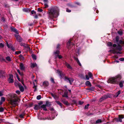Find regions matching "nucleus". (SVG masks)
<instances>
[{"label":"nucleus","mask_w":124,"mask_h":124,"mask_svg":"<svg viewBox=\"0 0 124 124\" xmlns=\"http://www.w3.org/2000/svg\"><path fill=\"white\" fill-rule=\"evenodd\" d=\"M8 81L9 83H12L14 82L13 76L12 75H10L8 79Z\"/></svg>","instance_id":"7"},{"label":"nucleus","mask_w":124,"mask_h":124,"mask_svg":"<svg viewBox=\"0 0 124 124\" xmlns=\"http://www.w3.org/2000/svg\"><path fill=\"white\" fill-rule=\"evenodd\" d=\"M85 84L86 85L91 86V84L90 82L88 81H87L85 82Z\"/></svg>","instance_id":"25"},{"label":"nucleus","mask_w":124,"mask_h":124,"mask_svg":"<svg viewBox=\"0 0 124 124\" xmlns=\"http://www.w3.org/2000/svg\"><path fill=\"white\" fill-rule=\"evenodd\" d=\"M64 80L67 82H69L70 85L72 84V82L74 81V79L72 78H68L66 77L64 78Z\"/></svg>","instance_id":"6"},{"label":"nucleus","mask_w":124,"mask_h":124,"mask_svg":"<svg viewBox=\"0 0 124 124\" xmlns=\"http://www.w3.org/2000/svg\"><path fill=\"white\" fill-rule=\"evenodd\" d=\"M17 78L18 80L19 81L21 82V83H22V84L23 85H24V81H23V79H20V78H18V77H17Z\"/></svg>","instance_id":"26"},{"label":"nucleus","mask_w":124,"mask_h":124,"mask_svg":"<svg viewBox=\"0 0 124 124\" xmlns=\"http://www.w3.org/2000/svg\"><path fill=\"white\" fill-rule=\"evenodd\" d=\"M108 98V96L106 95H104L100 99L99 101H102L105 99H107Z\"/></svg>","instance_id":"17"},{"label":"nucleus","mask_w":124,"mask_h":124,"mask_svg":"<svg viewBox=\"0 0 124 124\" xmlns=\"http://www.w3.org/2000/svg\"><path fill=\"white\" fill-rule=\"evenodd\" d=\"M4 74V72L0 70V78H2Z\"/></svg>","instance_id":"24"},{"label":"nucleus","mask_w":124,"mask_h":124,"mask_svg":"<svg viewBox=\"0 0 124 124\" xmlns=\"http://www.w3.org/2000/svg\"><path fill=\"white\" fill-rule=\"evenodd\" d=\"M5 99L4 97H1V101L2 102H4L5 101Z\"/></svg>","instance_id":"39"},{"label":"nucleus","mask_w":124,"mask_h":124,"mask_svg":"<svg viewBox=\"0 0 124 124\" xmlns=\"http://www.w3.org/2000/svg\"><path fill=\"white\" fill-rule=\"evenodd\" d=\"M124 83V81H121L119 83V86L120 87H123V83Z\"/></svg>","instance_id":"30"},{"label":"nucleus","mask_w":124,"mask_h":124,"mask_svg":"<svg viewBox=\"0 0 124 124\" xmlns=\"http://www.w3.org/2000/svg\"><path fill=\"white\" fill-rule=\"evenodd\" d=\"M20 67V69L21 70H24L25 69V67L24 66V65L22 63H21L19 65Z\"/></svg>","instance_id":"12"},{"label":"nucleus","mask_w":124,"mask_h":124,"mask_svg":"<svg viewBox=\"0 0 124 124\" xmlns=\"http://www.w3.org/2000/svg\"><path fill=\"white\" fill-rule=\"evenodd\" d=\"M41 96L40 95H39L37 97V99L38 100H39L41 98Z\"/></svg>","instance_id":"41"},{"label":"nucleus","mask_w":124,"mask_h":124,"mask_svg":"<svg viewBox=\"0 0 124 124\" xmlns=\"http://www.w3.org/2000/svg\"><path fill=\"white\" fill-rule=\"evenodd\" d=\"M118 34L120 35H121L123 34L122 32L121 31H118Z\"/></svg>","instance_id":"44"},{"label":"nucleus","mask_w":124,"mask_h":124,"mask_svg":"<svg viewBox=\"0 0 124 124\" xmlns=\"http://www.w3.org/2000/svg\"><path fill=\"white\" fill-rule=\"evenodd\" d=\"M124 118V116L123 115H119L118 116V118H116L115 120L117 122H122V119Z\"/></svg>","instance_id":"4"},{"label":"nucleus","mask_w":124,"mask_h":124,"mask_svg":"<svg viewBox=\"0 0 124 124\" xmlns=\"http://www.w3.org/2000/svg\"><path fill=\"white\" fill-rule=\"evenodd\" d=\"M85 77L87 80H88L89 79V78L88 75H86L85 76Z\"/></svg>","instance_id":"60"},{"label":"nucleus","mask_w":124,"mask_h":124,"mask_svg":"<svg viewBox=\"0 0 124 124\" xmlns=\"http://www.w3.org/2000/svg\"><path fill=\"white\" fill-rule=\"evenodd\" d=\"M31 13L32 15H33L34 14L36 13V12L32 10L31 12Z\"/></svg>","instance_id":"58"},{"label":"nucleus","mask_w":124,"mask_h":124,"mask_svg":"<svg viewBox=\"0 0 124 124\" xmlns=\"http://www.w3.org/2000/svg\"><path fill=\"white\" fill-rule=\"evenodd\" d=\"M15 35L17 41L20 42L22 41V39L20 36L16 34H15Z\"/></svg>","instance_id":"11"},{"label":"nucleus","mask_w":124,"mask_h":124,"mask_svg":"<svg viewBox=\"0 0 124 124\" xmlns=\"http://www.w3.org/2000/svg\"><path fill=\"white\" fill-rule=\"evenodd\" d=\"M88 75L90 78H92V77L93 75L92 73L91 72H89L88 73Z\"/></svg>","instance_id":"35"},{"label":"nucleus","mask_w":124,"mask_h":124,"mask_svg":"<svg viewBox=\"0 0 124 124\" xmlns=\"http://www.w3.org/2000/svg\"><path fill=\"white\" fill-rule=\"evenodd\" d=\"M121 78V76L119 75H118L116 76L115 77L110 78L107 81V82L108 83H116V82H118Z\"/></svg>","instance_id":"3"},{"label":"nucleus","mask_w":124,"mask_h":124,"mask_svg":"<svg viewBox=\"0 0 124 124\" xmlns=\"http://www.w3.org/2000/svg\"><path fill=\"white\" fill-rule=\"evenodd\" d=\"M84 103V102L82 101H79V104L80 105H82V104Z\"/></svg>","instance_id":"57"},{"label":"nucleus","mask_w":124,"mask_h":124,"mask_svg":"<svg viewBox=\"0 0 124 124\" xmlns=\"http://www.w3.org/2000/svg\"><path fill=\"white\" fill-rule=\"evenodd\" d=\"M23 46L27 49V51H29L30 50V47L28 44L24 43Z\"/></svg>","instance_id":"13"},{"label":"nucleus","mask_w":124,"mask_h":124,"mask_svg":"<svg viewBox=\"0 0 124 124\" xmlns=\"http://www.w3.org/2000/svg\"><path fill=\"white\" fill-rule=\"evenodd\" d=\"M38 11L39 12H42L43 11V10L42 9H41L40 8H38Z\"/></svg>","instance_id":"47"},{"label":"nucleus","mask_w":124,"mask_h":124,"mask_svg":"<svg viewBox=\"0 0 124 124\" xmlns=\"http://www.w3.org/2000/svg\"><path fill=\"white\" fill-rule=\"evenodd\" d=\"M51 81L53 83H54V79L52 78H51Z\"/></svg>","instance_id":"53"},{"label":"nucleus","mask_w":124,"mask_h":124,"mask_svg":"<svg viewBox=\"0 0 124 124\" xmlns=\"http://www.w3.org/2000/svg\"><path fill=\"white\" fill-rule=\"evenodd\" d=\"M11 29L13 31L15 32L16 34H18L17 31L14 27H11Z\"/></svg>","instance_id":"14"},{"label":"nucleus","mask_w":124,"mask_h":124,"mask_svg":"<svg viewBox=\"0 0 124 124\" xmlns=\"http://www.w3.org/2000/svg\"><path fill=\"white\" fill-rule=\"evenodd\" d=\"M7 46H8V48H11V46H12L11 45H10L9 44H8V43H7Z\"/></svg>","instance_id":"59"},{"label":"nucleus","mask_w":124,"mask_h":124,"mask_svg":"<svg viewBox=\"0 0 124 124\" xmlns=\"http://www.w3.org/2000/svg\"><path fill=\"white\" fill-rule=\"evenodd\" d=\"M109 52H111L113 54L116 53L117 54L119 53L120 54H121L122 53L121 52H117V51H116L115 50H110L109 51Z\"/></svg>","instance_id":"16"},{"label":"nucleus","mask_w":124,"mask_h":124,"mask_svg":"<svg viewBox=\"0 0 124 124\" xmlns=\"http://www.w3.org/2000/svg\"><path fill=\"white\" fill-rule=\"evenodd\" d=\"M56 102L57 104L59 105L61 107H62V103L59 101H56Z\"/></svg>","instance_id":"34"},{"label":"nucleus","mask_w":124,"mask_h":124,"mask_svg":"<svg viewBox=\"0 0 124 124\" xmlns=\"http://www.w3.org/2000/svg\"><path fill=\"white\" fill-rule=\"evenodd\" d=\"M101 121L100 119H98L96 121V123H101Z\"/></svg>","instance_id":"45"},{"label":"nucleus","mask_w":124,"mask_h":124,"mask_svg":"<svg viewBox=\"0 0 124 124\" xmlns=\"http://www.w3.org/2000/svg\"><path fill=\"white\" fill-rule=\"evenodd\" d=\"M59 50H57L56 51L54 52V53L55 54V55L56 56V58L57 57L56 54H57V57L59 59H60L62 58V56L61 55H58V54L59 53Z\"/></svg>","instance_id":"10"},{"label":"nucleus","mask_w":124,"mask_h":124,"mask_svg":"<svg viewBox=\"0 0 124 124\" xmlns=\"http://www.w3.org/2000/svg\"><path fill=\"white\" fill-rule=\"evenodd\" d=\"M74 59L76 60V61H77V63H78V65L80 66H81V65L80 62L79 60L78 59V58L76 57H74Z\"/></svg>","instance_id":"23"},{"label":"nucleus","mask_w":124,"mask_h":124,"mask_svg":"<svg viewBox=\"0 0 124 124\" xmlns=\"http://www.w3.org/2000/svg\"><path fill=\"white\" fill-rule=\"evenodd\" d=\"M21 52L20 51H18L17 52H15V54H18L21 53Z\"/></svg>","instance_id":"52"},{"label":"nucleus","mask_w":124,"mask_h":124,"mask_svg":"<svg viewBox=\"0 0 124 124\" xmlns=\"http://www.w3.org/2000/svg\"><path fill=\"white\" fill-rule=\"evenodd\" d=\"M6 59L8 62H10L11 60L10 57L9 56H7L6 57Z\"/></svg>","instance_id":"29"},{"label":"nucleus","mask_w":124,"mask_h":124,"mask_svg":"<svg viewBox=\"0 0 124 124\" xmlns=\"http://www.w3.org/2000/svg\"><path fill=\"white\" fill-rule=\"evenodd\" d=\"M120 61H124V58H121L119 59Z\"/></svg>","instance_id":"55"},{"label":"nucleus","mask_w":124,"mask_h":124,"mask_svg":"<svg viewBox=\"0 0 124 124\" xmlns=\"http://www.w3.org/2000/svg\"><path fill=\"white\" fill-rule=\"evenodd\" d=\"M4 44L2 43H0V47L2 48L4 47Z\"/></svg>","instance_id":"36"},{"label":"nucleus","mask_w":124,"mask_h":124,"mask_svg":"<svg viewBox=\"0 0 124 124\" xmlns=\"http://www.w3.org/2000/svg\"><path fill=\"white\" fill-rule=\"evenodd\" d=\"M63 97H68V93H65L64 94L62 95Z\"/></svg>","instance_id":"32"},{"label":"nucleus","mask_w":124,"mask_h":124,"mask_svg":"<svg viewBox=\"0 0 124 124\" xmlns=\"http://www.w3.org/2000/svg\"><path fill=\"white\" fill-rule=\"evenodd\" d=\"M13 51H14L15 50L14 48L12 46H11V48H10Z\"/></svg>","instance_id":"61"},{"label":"nucleus","mask_w":124,"mask_h":124,"mask_svg":"<svg viewBox=\"0 0 124 124\" xmlns=\"http://www.w3.org/2000/svg\"><path fill=\"white\" fill-rule=\"evenodd\" d=\"M120 93V91H119L116 93V94L117 95L116 97H117L118 95Z\"/></svg>","instance_id":"49"},{"label":"nucleus","mask_w":124,"mask_h":124,"mask_svg":"<svg viewBox=\"0 0 124 124\" xmlns=\"http://www.w3.org/2000/svg\"><path fill=\"white\" fill-rule=\"evenodd\" d=\"M71 40L70 39L68 41L67 43V47L68 49L70 48H71V46H73L74 45V44L71 43Z\"/></svg>","instance_id":"8"},{"label":"nucleus","mask_w":124,"mask_h":124,"mask_svg":"<svg viewBox=\"0 0 124 124\" xmlns=\"http://www.w3.org/2000/svg\"><path fill=\"white\" fill-rule=\"evenodd\" d=\"M4 108L2 107H0V112H2L3 111Z\"/></svg>","instance_id":"48"},{"label":"nucleus","mask_w":124,"mask_h":124,"mask_svg":"<svg viewBox=\"0 0 124 124\" xmlns=\"http://www.w3.org/2000/svg\"><path fill=\"white\" fill-rule=\"evenodd\" d=\"M58 15V11L54 8H52L49 10V17L51 19L57 17Z\"/></svg>","instance_id":"2"},{"label":"nucleus","mask_w":124,"mask_h":124,"mask_svg":"<svg viewBox=\"0 0 124 124\" xmlns=\"http://www.w3.org/2000/svg\"><path fill=\"white\" fill-rule=\"evenodd\" d=\"M51 94L52 96H53L55 100H57L58 99L59 97L58 96L56 95L55 94H54L52 93H51Z\"/></svg>","instance_id":"18"},{"label":"nucleus","mask_w":124,"mask_h":124,"mask_svg":"<svg viewBox=\"0 0 124 124\" xmlns=\"http://www.w3.org/2000/svg\"><path fill=\"white\" fill-rule=\"evenodd\" d=\"M19 74L21 76H23V72H21L20 73H19Z\"/></svg>","instance_id":"64"},{"label":"nucleus","mask_w":124,"mask_h":124,"mask_svg":"<svg viewBox=\"0 0 124 124\" xmlns=\"http://www.w3.org/2000/svg\"><path fill=\"white\" fill-rule=\"evenodd\" d=\"M65 64L68 68L71 69H72V67L70 65L67 63L66 62Z\"/></svg>","instance_id":"20"},{"label":"nucleus","mask_w":124,"mask_h":124,"mask_svg":"<svg viewBox=\"0 0 124 124\" xmlns=\"http://www.w3.org/2000/svg\"><path fill=\"white\" fill-rule=\"evenodd\" d=\"M18 85L19 87L20 90L22 92H23L24 91V88L23 86L21 85V84H18Z\"/></svg>","instance_id":"15"},{"label":"nucleus","mask_w":124,"mask_h":124,"mask_svg":"<svg viewBox=\"0 0 124 124\" xmlns=\"http://www.w3.org/2000/svg\"><path fill=\"white\" fill-rule=\"evenodd\" d=\"M109 46H112V43L110 42H108L107 44Z\"/></svg>","instance_id":"38"},{"label":"nucleus","mask_w":124,"mask_h":124,"mask_svg":"<svg viewBox=\"0 0 124 124\" xmlns=\"http://www.w3.org/2000/svg\"><path fill=\"white\" fill-rule=\"evenodd\" d=\"M66 11L67 12H71V11L70 10L67 9L66 10Z\"/></svg>","instance_id":"63"},{"label":"nucleus","mask_w":124,"mask_h":124,"mask_svg":"<svg viewBox=\"0 0 124 124\" xmlns=\"http://www.w3.org/2000/svg\"><path fill=\"white\" fill-rule=\"evenodd\" d=\"M119 37L118 36H116V43L117 44H121L124 45V41L121 40H119Z\"/></svg>","instance_id":"5"},{"label":"nucleus","mask_w":124,"mask_h":124,"mask_svg":"<svg viewBox=\"0 0 124 124\" xmlns=\"http://www.w3.org/2000/svg\"><path fill=\"white\" fill-rule=\"evenodd\" d=\"M63 102V103L66 105H69V103L67 101H64Z\"/></svg>","instance_id":"33"},{"label":"nucleus","mask_w":124,"mask_h":124,"mask_svg":"<svg viewBox=\"0 0 124 124\" xmlns=\"http://www.w3.org/2000/svg\"><path fill=\"white\" fill-rule=\"evenodd\" d=\"M40 108V106L39 105H35L34 109L36 110H38Z\"/></svg>","instance_id":"22"},{"label":"nucleus","mask_w":124,"mask_h":124,"mask_svg":"<svg viewBox=\"0 0 124 124\" xmlns=\"http://www.w3.org/2000/svg\"><path fill=\"white\" fill-rule=\"evenodd\" d=\"M19 99L15 94H8V101L13 106H15L17 104V102L18 101Z\"/></svg>","instance_id":"1"},{"label":"nucleus","mask_w":124,"mask_h":124,"mask_svg":"<svg viewBox=\"0 0 124 124\" xmlns=\"http://www.w3.org/2000/svg\"><path fill=\"white\" fill-rule=\"evenodd\" d=\"M43 85L45 86H47L49 85L48 82L47 81H45L43 83Z\"/></svg>","instance_id":"27"},{"label":"nucleus","mask_w":124,"mask_h":124,"mask_svg":"<svg viewBox=\"0 0 124 124\" xmlns=\"http://www.w3.org/2000/svg\"><path fill=\"white\" fill-rule=\"evenodd\" d=\"M24 114L23 113L19 115V117L21 118H23Z\"/></svg>","instance_id":"40"},{"label":"nucleus","mask_w":124,"mask_h":124,"mask_svg":"<svg viewBox=\"0 0 124 124\" xmlns=\"http://www.w3.org/2000/svg\"><path fill=\"white\" fill-rule=\"evenodd\" d=\"M16 93L18 94H19L20 93V92L19 90H17L16 91Z\"/></svg>","instance_id":"56"},{"label":"nucleus","mask_w":124,"mask_h":124,"mask_svg":"<svg viewBox=\"0 0 124 124\" xmlns=\"http://www.w3.org/2000/svg\"><path fill=\"white\" fill-rule=\"evenodd\" d=\"M118 45L113 50H115L116 51H121L122 49V46L119 44H118Z\"/></svg>","instance_id":"9"},{"label":"nucleus","mask_w":124,"mask_h":124,"mask_svg":"<svg viewBox=\"0 0 124 124\" xmlns=\"http://www.w3.org/2000/svg\"><path fill=\"white\" fill-rule=\"evenodd\" d=\"M41 108L43 109V110L44 111H46L47 109L46 108V105L45 104H43L41 106Z\"/></svg>","instance_id":"19"},{"label":"nucleus","mask_w":124,"mask_h":124,"mask_svg":"<svg viewBox=\"0 0 124 124\" xmlns=\"http://www.w3.org/2000/svg\"><path fill=\"white\" fill-rule=\"evenodd\" d=\"M44 5L45 6L44 7V8H47L48 7V5H47L46 3H45L44 4Z\"/></svg>","instance_id":"50"},{"label":"nucleus","mask_w":124,"mask_h":124,"mask_svg":"<svg viewBox=\"0 0 124 124\" xmlns=\"http://www.w3.org/2000/svg\"><path fill=\"white\" fill-rule=\"evenodd\" d=\"M3 95V91H0V96H2Z\"/></svg>","instance_id":"42"},{"label":"nucleus","mask_w":124,"mask_h":124,"mask_svg":"<svg viewBox=\"0 0 124 124\" xmlns=\"http://www.w3.org/2000/svg\"><path fill=\"white\" fill-rule=\"evenodd\" d=\"M57 71L59 75L61 76H62V72L59 70H57Z\"/></svg>","instance_id":"31"},{"label":"nucleus","mask_w":124,"mask_h":124,"mask_svg":"<svg viewBox=\"0 0 124 124\" xmlns=\"http://www.w3.org/2000/svg\"><path fill=\"white\" fill-rule=\"evenodd\" d=\"M37 66V64L36 63H31V67L32 68H34Z\"/></svg>","instance_id":"28"},{"label":"nucleus","mask_w":124,"mask_h":124,"mask_svg":"<svg viewBox=\"0 0 124 124\" xmlns=\"http://www.w3.org/2000/svg\"><path fill=\"white\" fill-rule=\"evenodd\" d=\"M89 105V104H87L84 107V109H85L88 108Z\"/></svg>","instance_id":"37"},{"label":"nucleus","mask_w":124,"mask_h":124,"mask_svg":"<svg viewBox=\"0 0 124 124\" xmlns=\"http://www.w3.org/2000/svg\"><path fill=\"white\" fill-rule=\"evenodd\" d=\"M24 43H20V45L21 46H23V45Z\"/></svg>","instance_id":"62"},{"label":"nucleus","mask_w":124,"mask_h":124,"mask_svg":"<svg viewBox=\"0 0 124 124\" xmlns=\"http://www.w3.org/2000/svg\"><path fill=\"white\" fill-rule=\"evenodd\" d=\"M23 10L24 11L27 12H29L31 11V9L29 8H23Z\"/></svg>","instance_id":"21"},{"label":"nucleus","mask_w":124,"mask_h":124,"mask_svg":"<svg viewBox=\"0 0 124 124\" xmlns=\"http://www.w3.org/2000/svg\"><path fill=\"white\" fill-rule=\"evenodd\" d=\"M60 45H59V44H58L57 45V47H56V48L57 49H59L60 48Z\"/></svg>","instance_id":"51"},{"label":"nucleus","mask_w":124,"mask_h":124,"mask_svg":"<svg viewBox=\"0 0 124 124\" xmlns=\"http://www.w3.org/2000/svg\"><path fill=\"white\" fill-rule=\"evenodd\" d=\"M32 56L33 59L34 60L36 59V55L34 54H32Z\"/></svg>","instance_id":"43"},{"label":"nucleus","mask_w":124,"mask_h":124,"mask_svg":"<svg viewBox=\"0 0 124 124\" xmlns=\"http://www.w3.org/2000/svg\"><path fill=\"white\" fill-rule=\"evenodd\" d=\"M94 87H92L90 88L89 89V90H91V91H94Z\"/></svg>","instance_id":"46"},{"label":"nucleus","mask_w":124,"mask_h":124,"mask_svg":"<svg viewBox=\"0 0 124 124\" xmlns=\"http://www.w3.org/2000/svg\"><path fill=\"white\" fill-rule=\"evenodd\" d=\"M33 88H34V92L36 91L37 90V89H36V86L35 85H34V87H33Z\"/></svg>","instance_id":"54"}]
</instances>
